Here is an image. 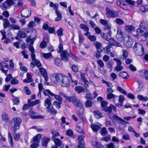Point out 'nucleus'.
Wrapping results in <instances>:
<instances>
[{"label":"nucleus","mask_w":148,"mask_h":148,"mask_svg":"<svg viewBox=\"0 0 148 148\" xmlns=\"http://www.w3.org/2000/svg\"><path fill=\"white\" fill-rule=\"evenodd\" d=\"M61 59L64 61H67L68 60L69 57H71V56L69 53L66 50L63 51L60 54Z\"/></svg>","instance_id":"10"},{"label":"nucleus","mask_w":148,"mask_h":148,"mask_svg":"<svg viewBox=\"0 0 148 148\" xmlns=\"http://www.w3.org/2000/svg\"><path fill=\"white\" fill-rule=\"evenodd\" d=\"M12 0H7L2 5V9L3 10L9 8L13 4Z\"/></svg>","instance_id":"11"},{"label":"nucleus","mask_w":148,"mask_h":148,"mask_svg":"<svg viewBox=\"0 0 148 148\" xmlns=\"http://www.w3.org/2000/svg\"><path fill=\"white\" fill-rule=\"evenodd\" d=\"M41 138L40 134H38L33 138V143L31 145V148H37Z\"/></svg>","instance_id":"7"},{"label":"nucleus","mask_w":148,"mask_h":148,"mask_svg":"<svg viewBox=\"0 0 148 148\" xmlns=\"http://www.w3.org/2000/svg\"><path fill=\"white\" fill-rule=\"evenodd\" d=\"M14 64L13 62V60H11L10 61V68L9 69L10 70H13L14 69Z\"/></svg>","instance_id":"50"},{"label":"nucleus","mask_w":148,"mask_h":148,"mask_svg":"<svg viewBox=\"0 0 148 148\" xmlns=\"http://www.w3.org/2000/svg\"><path fill=\"white\" fill-rule=\"evenodd\" d=\"M75 90L76 92L78 93L79 94L84 91V89L82 86H78L75 87Z\"/></svg>","instance_id":"29"},{"label":"nucleus","mask_w":148,"mask_h":148,"mask_svg":"<svg viewBox=\"0 0 148 148\" xmlns=\"http://www.w3.org/2000/svg\"><path fill=\"white\" fill-rule=\"evenodd\" d=\"M108 41L110 45L116 47H121V45L120 43L118 42L112 38H110L108 40Z\"/></svg>","instance_id":"17"},{"label":"nucleus","mask_w":148,"mask_h":148,"mask_svg":"<svg viewBox=\"0 0 148 148\" xmlns=\"http://www.w3.org/2000/svg\"><path fill=\"white\" fill-rule=\"evenodd\" d=\"M83 107V105H82V108L79 107L80 108V110L77 112V114L80 118H82V115L84 113V109Z\"/></svg>","instance_id":"40"},{"label":"nucleus","mask_w":148,"mask_h":148,"mask_svg":"<svg viewBox=\"0 0 148 148\" xmlns=\"http://www.w3.org/2000/svg\"><path fill=\"white\" fill-rule=\"evenodd\" d=\"M76 130L79 132L83 134L84 132L82 129L81 128L80 126L77 125L76 128Z\"/></svg>","instance_id":"60"},{"label":"nucleus","mask_w":148,"mask_h":148,"mask_svg":"<svg viewBox=\"0 0 148 148\" xmlns=\"http://www.w3.org/2000/svg\"><path fill=\"white\" fill-rule=\"evenodd\" d=\"M46 91L48 92L49 95L51 96H54L55 99L58 100V101H62V98L59 95H56L54 93L51 92L48 89H47Z\"/></svg>","instance_id":"18"},{"label":"nucleus","mask_w":148,"mask_h":148,"mask_svg":"<svg viewBox=\"0 0 148 148\" xmlns=\"http://www.w3.org/2000/svg\"><path fill=\"white\" fill-rule=\"evenodd\" d=\"M92 102L90 100H87L85 103V105L86 108H89L92 106Z\"/></svg>","instance_id":"44"},{"label":"nucleus","mask_w":148,"mask_h":148,"mask_svg":"<svg viewBox=\"0 0 148 148\" xmlns=\"http://www.w3.org/2000/svg\"><path fill=\"white\" fill-rule=\"evenodd\" d=\"M117 90L121 93H122L124 95L127 94V92L125 91L122 88L119 86H118L117 88Z\"/></svg>","instance_id":"45"},{"label":"nucleus","mask_w":148,"mask_h":148,"mask_svg":"<svg viewBox=\"0 0 148 148\" xmlns=\"http://www.w3.org/2000/svg\"><path fill=\"white\" fill-rule=\"evenodd\" d=\"M31 13V11L30 9L28 8H24L21 11V15L23 17L27 18L30 16Z\"/></svg>","instance_id":"9"},{"label":"nucleus","mask_w":148,"mask_h":148,"mask_svg":"<svg viewBox=\"0 0 148 148\" xmlns=\"http://www.w3.org/2000/svg\"><path fill=\"white\" fill-rule=\"evenodd\" d=\"M47 45L46 42L43 40L40 44V46L42 48H44L46 47Z\"/></svg>","instance_id":"52"},{"label":"nucleus","mask_w":148,"mask_h":148,"mask_svg":"<svg viewBox=\"0 0 148 148\" xmlns=\"http://www.w3.org/2000/svg\"><path fill=\"white\" fill-rule=\"evenodd\" d=\"M11 83L12 85H15L18 84L19 81L17 79L14 78L11 80Z\"/></svg>","instance_id":"59"},{"label":"nucleus","mask_w":148,"mask_h":148,"mask_svg":"<svg viewBox=\"0 0 148 148\" xmlns=\"http://www.w3.org/2000/svg\"><path fill=\"white\" fill-rule=\"evenodd\" d=\"M62 86L64 87H68L69 86V81L67 76L64 75L62 79V81L60 83Z\"/></svg>","instance_id":"12"},{"label":"nucleus","mask_w":148,"mask_h":148,"mask_svg":"<svg viewBox=\"0 0 148 148\" xmlns=\"http://www.w3.org/2000/svg\"><path fill=\"white\" fill-rule=\"evenodd\" d=\"M50 140V139L45 136L43 137L42 139L41 144L42 145L45 147H47L48 142Z\"/></svg>","instance_id":"20"},{"label":"nucleus","mask_w":148,"mask_h":148,"mask_svg":"<svg viewBox=\"0 0 148 148\" xmlns=\"http://www.w3.org/2000/svg\"><path fill=\"white\" fill-rule=\"evenodd\" d=\"M3 21V25L5 29H6L7 27L10 26V23L9 20L7 18H4Z\"/></svg>","instance_id":"30"},{"label":"nucleus","mask_w":148,"mask_h":148,"mask_svg":"<svg viewBox=\"0 0 148 148\" xmlns=\"http://www.w3.org/2000/svg\"><path fill=\"white\" fill-rule=\"evenodd\" d=\"M35 114L34 112L33 111H30L29 112V114L31 116L30 118L32 119H42L44 118L43 116L41 115L34 116L33 114Z\"/></svg>","instance_id":"24"},{"label":"nucleus","mask_w":148,"mask_h":148,"mask_svg":"<svg viewBox=\"0 0 148 148\" xmlns=\"http://www.w3.org/2000/svg\"><path fill=\"white\" fill-rule=\"evenodd\" d=\"M66 134L67 135L71 136L73 135V132L72 130H69L67 131Z\"/></svg>","instance_id":"64"},{"label":"nucleus","mask_w":148,"mask_h":148,"mask_svg":"<svg viewBox=\"0 0 148 148\" xmlns=\"http://www.w3.org/2000/svg\"><path fill=\"white\" fill-rule=\"evenodd\" d=\"M102 110L105 112L110 113L112 112V106H111L110 104V106H109L104 107L103 108H102Z\"/></svg>","instance_id":"31"},{"label":"nucleus","mask_w":148,"mask_h":148,"mask_svg":"<svg viewBox=\"0 0 148 148\" xmlns=\"http://www.w3.org/2000/svg\"><path fill=\"white\" fill-rule=\"evenodd\" d=\"M27 51L25 50H24L22 52V54L24 58L28 59V55L27 54Z\"/></svg>","instance_id":"57"},{"label":"nucleus","mask_w":148,"mask_h":148,"mask_svg":"<svg viewBox=\"0 0 148 148\" xmlns=\"http://www.w3.org/2000/svg\"><path fill=\"white\" fill-rule=\"evenodd\" d=\"M140 10L143 12H145L148 11V9L146 7L142 6L140 8Z\"/></svg>","instance_id":"51"},{"label":"nucleus","mask_w":148,"mask_h":148,"mask_svg":"<svg viewBox=\"0 0 148 148\" xmlns=\"http://www.w3.org/2000/svg\"><path fill=\"white\" fill-rule=\"evenodd\" d=\"M22 122V120L20 117H15L12 119L10 122V125L12 126L13 125V130L14 132L19 128L20 124Z\"/></svg>","instance_id":"2"},{"label":"nucleus","mask_w":148,"mask_h":148,"mask_svg":"<svg viewBox=\"0 0 148 148\" xmlns=\"http://www.w3.org/2000/svg\"><path fill=\"white\" fill-rule=\"evenodd\" d=\"M24 90L25 93L28 95H29L31 94V92L27 86H25L24 87Z\"/></svg>","instance_id":"56"},{"label":"nucleus","mask_w":148,"mask_h":148,"mask_svg":"<svg viewBox=\"0 0 148 148\" xmlns=\"http://www.w3.org/2000/svg\"><path fill=\"white\" fill-rule=\"evenodd\" d=\"M26 41L28 43L29 46L30 45L32 46L34 43V40L29 37H28L26 39Z\"/></svg>","instance_id":"41"},{"label":"nucleus","mask_w":148,"mask_h":148,"mask_svg":"<svg viewBox=\"0 0 148 148\" xmlns=\"http://www.w3.org/2000/svg\"><path fill=\"white\" fill-rule=\"evenodd\" d=\"M8 139L11 146L12 147H13L14 145L12 140V138L11 133L10 132L8 133Z\"/></svg>","instance_id":"36"},{"label":"nucleus","mask_w":148,"mask_h":148,"mask_svg":"<svg viewBox=\"0 0 148 148\" xmlns=\"http://www.w3.org/2000/svg\"><path fill=\"white\" fill-rule=\"evenodd\" d=\"M102 125L99 123H97L96 124H91L90 125V127L92 130L95 132L98 131L101 127Z\"/></svg>","instance_id":"15"},{"label":"nucleus","mask_w":148,"mask_h":148,"mask_svg":"<svg viewBox=\"0 0 148 148\" xmlns=\"http://www.w3.org/2000/svg\"><path fill=\"white\" fill-rule=\"evenodd\" d=\"M119 76L125 79H128L129 76L127 73L126 72L122 71L120 73Z\"/></svg>","instance_id":"34"},{"label":"nucleus","mask_w":148,"mask_h":148,"mask_svg":"<svg viewBox=\"0 0 148 148\" xmlns=\"http://www.w3.org/2000/svg\"><path fill=\"white\" fill-rule=\"evenodd\" d=\"M137 98L140 100H143L145 101H147L148 100V98L147 97H143L141 95H138L137 96Z\"/></svg>","instance_id":"42"},{"label":"nucleus","mask_w":148,"mask_h":148,"mask_svg":"<svg viewBox=\"0 0 148 148\" xmlns=\"http://www.w3.org/2000/svg\"><path fill=\"white\" fill-rule=\"evenodd\" d=\"M125 29L129 33H131L132 30H134L135 28L132 25H126L125 27Z\"/></svg>","instance_id":"33"},{"label":"nucleus","mask_w":148,"mask_h":148,"mask_svg":"<svg viewBox=\"0 0 148 148\" xmlns=\"http://www.w3.org/2000/svg\"><path fill=\"white\" fill-rule=\"evenodd\" d=\"M140 27L146 31L148 30V24L145 21H142L140 25Z\"/></svg>","instance_id":"27"},{"label":"nucleus","mask_w":148,"mask_h":148,"mask_svg":"<svg viewBox=\"0 0 148 148\" xmlns=\"http://www.w3.org/2000/svg\"><path fill=\"white\" fill-rule=\"evenodd\" d=\"M43 56L46 59H49L50 58H52V55L51 53H42Z\"/></svg>","instance_id":"39"},{"label":"nucleus","mask_w":148,"mask_h":148,"mask_svg":"<svg viewBox=\"0 0 148 148\" xmlns=\"http://www.w3.org/2000/svg\"><path fill=\"white\" fill-rule=\"evenodd\" d=\"M79 27L85 32L88 31L89 28L88 27L84 24H81L79 25Z\"/></svg>","instance_id":"35"},{"label":"nucleus","mask_w":148,"mask_h":148,"mask_svg":"<svg viewBox=\"0 0 148 148\" xmlns=\"http://www.w3.org/2000/svg\"><path fill=\"white\" fill-rule=\"evenodd\" d=\"M93 113L95 117L97 119H99L103 117L102 113L98 110H95Z\"/></svg>","instance_id":"22"},{"label":"nucleus","mask_w":148,"mask_h":148,"mask_svg":"<svg viewBox=\"0 0 148 148\" xmlns=\"http://www.w3.org/2000/svg\"><path fill=\"white\" fill-rule=\"evenodd\" d=\"M117 97V96L114 95L112 93H108L107 94V97L108 99H110L113 98L114 102H115L114 98Z\"/></svg>","instance_id":"38"},{"label":"nucleus","mask_w":148,"mask_h":148,"mask_svg":"<svg viewBox=\"0 0 148 148\" xmlns=\"http://www.w3.org/2000/svg\"><path fill=\"white\" fill-rule=\"evenodd\" d=\"M64 76V75H62L61 74L59 73L56 74L55 76V77L57 82L60 83L62 81V79Z\"/></svg>","instance_id":"26"},{"label":"nucleus","mask_w":148,"mask_h":148,"mask_svg":"<svg viewBox=\"0 0 148 148\" xmlns=\"http://www.w3.org/2000/svg\"><path fill=\"white\" fill-rule=\"evenodd\" d=\"M133 49L136 54L138 56H141L144 53V48L140 44L136 43L134 46Z\"/></svg>","instance_id":"6"},{"label":"nucleus","mask_w":148,"mask_h":148,"mask_svg":"<svg viewBox=\"0 0 148 148\" xmlns=\"http://www.w3.org/2000/svg\"><path fill=\"white\" fill-rule=\"evenodd\" d=\"M101 36L102 38H103L106 40L108 41L109 40V38L107 36L106 34L104 33H102L101 34Z\"/></svg>","instance_id":"55"},{"label":"nucleus","mask_w":148,"mask_h":148,"mask_svg":"<svg viewBox=\"0 0 148 148\" xmlns=\"http://www.w3.org/2000/svg\"><path fill=\"white\" fill-rule=\"evenodd\" d=\"M130 138V136L128 134H124L122 136V138L124 140H129Z\"/></svg>","instance_id":"62"},{"label":"nucleus","mask_w":148,"mask_h":148,"mask_svg":"<svg viewBox=\"0 0 148 148\" xmlns=\"http://www.w3.org/2000/svg\"><path fill=\"white\" fill-rule=\"evenodd\" d=\"M113 118L114 119H117L118 120L120 121H121V122H120V123L121 124H123L122 122H125V121L123 120L121 118H120L118 116H117L116 115H114L113 116Z\"/></svg>","instance_id":"43"},{"label":"nucleus","mask_w":148,"mask_h":148,"mask_svg":"<svg viewBox=\"0 0 148 148\" xmlns=\"http://www.w3.org/2000/svg\"><path fill=\"white\" fill-rule=\"evenodd\" d=\"M26 31L25 29H22L18 31L17 36L22 38H24L27 36Z\"/></svg>","instance_id":"19"},{"label":"nucleus","mask_w":148,"mask_h":148,"mask_svg":"<svg viewBox=\"0 0 148 148\" xmlns=\"http://www.w3.org/2000/svg\"><path fill=\"white\" fill-rule=\"evenodd\" d=\"M39 70L44 77L45 80H47L48 79L47 74L46 70L43 68H40L39 69Z\"/></svg>","instance_id":"23"},{"label":"nucleus","mask_w":148,"mask_h":148,"mask_svg":"<svg viewBox=\"0 0 148 148\" xmlns=\"http://www.w3.org/2000/svg\"><path fill=\"white\" fill-rule=\"evenodd\" d=\"M66 100L68 102H71L78 107L82 108V104L79 99L76 96H68L66 97Z\"/></svg>","instance_id":"3"},{"label":"nucleus","mask_w":148,"mask_h":148,"mask_svg":"<svg viewBox=\"0 0 148 148\" xmlns=\"http://www.w3.org/2000/svg\"><path fill=\"white\" fill-rule=\"evenodd\" d=\"M124 43L125 46L127 48L131 47L133 43V41L132 38L130 36H128L126 37V40H124Z\"/></svg>","instance_id":"8"},{"label":"nucleus","mask_w":148,"mask_h":148,"mask_svg":"<svg viewBox=\"0 0 148 148\" xmlns=\"http://www.w3.org/2000/svg\"><path fill=\"white\" fill-rule=\"evenodd\" d=\"M40 100L36 99L34 101L32 102V103H30V106H34L38 104L40 102Z\"/></svg>","instance_id":"61"},{"label":"nucleus","mask_w":148,"mask_h":148,"mask_svg":"<svg viewBox=\"0 0 148 148\" xmlns=\"http://www.w3.org/2000/svg\"><path fill=\"white\" fill-rule=\"evenodd\" d=\"M122 51V58L125 59L128 56V53L126 50H123Z\"/></svg>","instance_id":"49"},{"label":"nucleus","mask_w":148,"mask_h":148,"mask_svg":"<svg viewBox=\"0 0 148 148\" xmlns=\"http://www.w3.org/2000/svg\"><path fill=\"white\" fill-rule=\"evenodd\" d=\"M97 64L99 65L100 67L103 68L104 66V64L101 60L99 59L97 61Z\"/></svg>","instance_id":"54"},{"label":"nucleus","mask_w":148,"mask_h":148,"mask_svg":"<svg viewBox=\"0 0 148 148\" xmlns=\"http://www.w3.org/2000/svg\"><path fill=\"white\" fill-rule=\"evenodd\" d=\"M95 46L97 48V51H102L103 47L101 44L98 42H95Z\"/></svg>","instance_id":"28"},{"label":"nucleus","mask_w":148,"mask_h":148,"mask_svg":"<svg viewBox=\"0 0 148 148\" xmlns=\"http://www.w3.org/2000/svg\"><path fill=\"white\" fill-rule=\"evenodd\" d=\"M44 105L46 107L48 111L50 114H56L57 113V110L53 108V105L49 98H47L44 101Z\"/></svg>","instance_id":"1"},{"label":"nucleus","mask_w":148,"mask_h":148,"mask_svg":"<svg viewBox=\"0 0 148 148\" xmlns=\"http://www.w3.org/2000/svg\"><path fill=\"white\" fill-rule=\"evenodd\" d=\"M108 133V131L106 130V129L105 127H103L101 131V134L102 136H104L107 134Z\"/></svg>","instance_id":"48"},{"label":"nucleus","mask_w":148,"mask_h":148,"mask_svg":"<svg viewBox=\"0 0 148 148\" xmlns=\"http://www.w3.org/2000/svg\"><path fill=\"white\" fill-rule=\"evenodd\" d=\"M1 118L3 121L6 122L10 121V119L8 114L6 112L3 113L1 115Z\"/></svg>","instance_id":"21"},{"label":"nucleus","mask_w":148,"mask_h":148,"mask_svg":"<svg viewBox=\"0 0 148 148\" xmlns=\"http://www.w3.org/2000/svg\"><path fill=\"white\" fill-rule=\"evenodd\" d=\"M137 82L138 83L139 85L138 88L139 90H137V92H140V91L141 89L143 87V82L140 79H137Z\"/></svg>","instance_id":"32"},{"label":"nucleus","mask_w":148,"mask_h":148,"mask_svg":"<svg viewBox=\"0 0 148 148\" xmlns=\"http://www.w3.org/2000/svg\"><path fill=\"white\" fill-rule=\"evenodd\" d=\"M55 145L58 146L61 148L64 147V145L62 143V142L61 140L58 138H55L53 139Z\"/></svg>","instance_id":"25"},{"label":"nucleus","mask_w":148,"mask_h":148,"mask_svg":"<svg viewBox=\"0 0 148 148\" xmlns=\"http://www.w3.org/2000/svg\"><path fill=\"white\" fill-rule=\"evenodd\" d=\"M84 138V136L82 135L79 136H78V140L79 142L78 143L77 148H80L84 147L85 144L83 140Z\"/></svg>","instance_id":"16"},{"label":"nucleus","mask_w":148,"mask_h":148,"mask_svg":"<svg viewBox=\"0 0 148 148\" xmlns=\"http://www.w3.org/2000/svg\"><path fill=\"white\" fill-rule=\"evenodd\" d=\"M71 69L74 72H77L78 71V67L75 65H73L71 66Z\"/></svg>","instance_id":"53"},{"label":"nucleus","mask_w":148,"mask_h":148,"mask_svg":"<svg viewBox=\"0 0 148 148\" xmlns=\"http://www.w3.org/2000/svg\"><path fill=\"white\" fill-rule=\"evenodd\" d=\"M115 21L116 23L119 25H121L124 23V21L119 18H116Z\"/></svg>","instance_id":"46"},{"label":"nucleus","mask_w":148,"mask_h":148,"mask_svg":"<svg viewBox=\"0 0 148 148\" xmlns=\"http://www.w3.org/2000/svg\"><path fill=\"white\" fill-rule=\"evenodd\" d=\"M100 23L104 26L106 25L108 23V21L105 20L101 19L100 20Z\"/></svg>","instance_id":"58"},{"label":"nucleus","mask_w":148,"mask_h":148,"mask_svg":"<svg viewBox=\"0 0 148 148\" xmlns=\"http://www.w3.org/2000/svg\"><path fill=\"white\" fill-rule=\"evenodd\" d=\"M49 6L50 7L53 8L55 11L56 13L57 17L55 18L56 21H60L62 18V15L60 11L58 10V8L59 5L57 3H54L52 2L49 3Z\"/></svg>","instance_id":"4"},{"label":"nucleus","mask_w":148,"mask_h":148,"mask_svg":"<svg viewBox=\"0 0 148 148\" xmlns=\"http://www.w3.org/2000/svg\"><path fill=\"white\" fill-rule=\"evenodd\" d=\"M101 52L97 51V52L94 54V56L97 58H99L101 56Z\"/></svg>","instance_id":"63"},{"label":"nucleus","mask_w":148,"mask_h":148,"mask_svg":"<svg viewBox=\"0 0 148 148\" xmlns=\"http://www.w3.org/2000/svg\"><path fill=\"white\" fill-rule=\"evenodd\" d=\"M63 29L61 27L57 30V33L59 36L61 37L63 35Z\"/></svg>","instance_id":"47"},{"label":"nucleus","mask_w":148,"mask_h":148,"mask_svg":"<svg viewBox=\"0 0 148 148\" xmlns=\"http://www.w3.org/2000/svg\"><path fill=\"white\" fill-rule=\"evenodd\" d=\"M106 11L105 15L108 18H114L119 16V11H114L108 7L106 8Z\"/></svg>","instance_id":"5"},{"label":"nucleus","mask_w":148,"mask_h":148,"mask_svg":"<svg viewBox=\"0 0 148 148\" xmlns=\"http://www.w3.org/2000/svg\"><path fill=\"white\" fill-rule=\"evenodd\" d=\"M80 76L82 80L84 83L85 87H88L90 84L86 78L85 74L84 73H81Z\"/></svg>","instance_id":"14"},{"label":"nucleus","mask_w":148,"mask_h":148,"mask_svg":"<svg viewBox=\"0 0 148 148\" xmlns=\"http://www.w3.org/2000/svg\"><path fill=\"white\" fill-rule=\"evenodd\" d=\"M62 103V101H55L53 103V105L57 108L59 109L61 108V105Z\"/></svg>","instance_id":"37"},{"label":"nucleus","mask_w":148,"mask_h":148,"mask_svg":"<svg viewBox=\"0 0 148 148\" xmlns=\"http://www.w3.org/2000/svg\"><path fill=\"white\" fill-rule=\"evenodd\" d=\"M116 37L118 40L120 42L124 40L122 33L121 30L119 28H117Z\"/></svg>","instance_id":"13"}]
</instances>
